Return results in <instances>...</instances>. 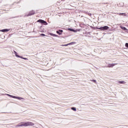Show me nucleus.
<instances>
[{"instance_id":"obj_1","label":"nucleus","mask_w":128,"mask_h":128,"mask_svg":"<svg viewBox=\"0 0 128 128\" xmlns=\"http://www.w3.org/2000/svg\"><path fill=\"white\" fill-rule=\"evenodd\" d=\"M22 124H23L24 126H34V124L30 122H22Z\"/></svg>"},{"instance_id":"obj_2","label":"nucleus","mask_w":128,"mask_h":128,"mask_svg":"<svg viewBox=\"0 0 128 128\" xmlns=\"http://www.w3.org/2000/svg\"><path fill=\"white\" fill-rule=\"evenodd\" d=\"M8 96H10V98H16L17 100H24V98L22 97H18L16 96H14L12 95H10V94H7Z\"/></svg>"},{"instance_id":"obj_3","label":"nucleus","mask_w":128,"mask_h":128,"mask_svg":"<svg viewBox=\"0 0 128 128\" xmlns=\"http://www.w3.org/2000/svg\"><path fill=\"white\" fill-rule=\"evenodd\" d=\"M98 30H108L110 28L108 26H104L100 28H97Z\"/></svg>"},{"instance_id":"obj_4","label":"nucleus","mask_w":128,"mask_h":128,"mask_svg":"<svg viewBox=\"0 0 128 128\" xmlns=\"http://www.w3.org/2000/svg\"><path fill=\"white\" fill-rule=\"evenodd\" d=\"M38 22H40V24H44L45 26L48 25V22H46L42 20H38Z\"/></svg>"},{"instance_id":"obj_5","label":"nucleus","mask_w":128,"mask_h":128,"mask_svg":"<svg viewBox=\"0 0 128 128\" xmlns=\"http://www.w3.org/2000/svg\"><path fill=\"white\" fill-rule=\"evenodd\" d=\"M10 29H4L0 30V32H10Z\"/></svg>"},{"instance_id":"obj_6","label":"nucleus","mask_w":128,"mask_h":128,"mask_svg":"<svg viewBox=\"0 0 128 128\" xmlns=\"http://www.w3.org/2000/svg\"><path fill=\"white\" fill-rule=\"evenodd\" d=\"M126 84V82L124 81H119L118 82V84Z\"/></svg>"},{"instance_id":"obj_7","label":"nucleus","mask_w":128,"mask_h":128,"mask_svg":"<svg viewBox=\"0 0 128 128\" xmlns=\"http://www.w3.org/2000/svg\"><path fill=\"white\" fill-rule=\"evenodd\" d=\"M68 30H70V32H77L76 30H74L72 28H68Z\"/></svg>"},{"instance_id":"obj_8","label":"nucleus","mask_w":128,"mask_h":128,"mask_svg":"<svg viewBox=\"0 0 128 128\" xmlns=\"http://www.w3.org/2000/svg\"><path fill=\"white\" fill-rule=\"evenodd\" d=\"M16 128L18 126H24V123H20V124L16 126Z\"/></svg>"},{"instance_id":"obj_9","label":"nucleus","mask_w":128,"mask_h":128,"mask_svg":"<svg viewBox=\"0 0 128 128\" xmlns=\"http://www.w3.org/2000/svg\"><path fill=\"white\" fill-rule=\"evenodd\" d=\"M57 34H62V30H59L58 31H56Z\"/></svg>"},{"instance_id":"obj_10","label":"nucleus","mask_w":128,"mask_h":128,"mask_svg":"<svg viewBox=\"0 0 128 128\" xmlns=\"http://www.w3.org/2000/svg\"><path fill=\"white\" fill-rule=\"evenodd\" d=\"M32 14H34V11L32 10L31 11L30 13L28 16H32Z\"/></svg>"},{"instance_id":"obj_11","label":"nucleus","mask_w":128,"mask_h":128,"mask_svg":"<svg viewBox=\"0 0 128 128\" xmlns=\"http://www.w3.org/2000/svg\"><path fill=\"white\" fill-rule=\"evenodd\" d=\"M14 52L15 56H16V58H22V56H20L18 55V52H16L14 51Z\"/></svg>"},{"instance_id":"obj_12","label":"nucleus","mask_w":128,"mask_h":128,"mask_svg":"<svg viewBox=\"0 0 128 128\" xmlns=\"http://www.w3.org/2000/svg\"><path fill=\"white\" fill-rule=\"evenodd\" d=\"M122 30H128V29H126V27H124V26H120Z\"/></svg>"},{"instance_id":"obj_13","label":"nucleus","mask_w":128,"mask_h":128,"mask_svg":"<svg viewBox=\"0 0 128 128\" xmlns=\"http://www.w3.org/2000/svg\"><path fill=\"white\" fill-rule=\"evenodd\" d=\"M50 36H55V37L58 36L57 35H56L55 34H52V33H50Z\"/></svg>"},{"instance_id":"obj_14","label":"nucleus","mask_w":128,"mask_h":128,"mask_svg":"<svg viewBox=\"0 0 128 128\" xmlns=\"http://www.w3.org/2000/svg\"><path fill=\"white\" fill-rule=\"evenodd\" d=\"M71 109L72 110H74V112H76V108L74 107L72 108Z\"/></svg>"},{"instance_id":"obj_15","label":"nucleus","mask_w":128,"mask_h":128,"mask_svg":"<svg viewBox=\"0 0 128 128\" xmlns=\"http://www.w3.org/2000/svg\"><path fill=\"white\" fill-rule=\"evenodd\" d=\"M74 44L73 42H71V43H70L68 44H64V46H68L70 45V44Z\"/></svg>"},{"instance_id":"obj_16","label":"nucleus","mask_w":128,"mask_h":128,"mask_svg":"<svg viewBox=\"0 0 128 128\" xmlns=\"http://www.w3.org/2000/svg\"><path fill=\"white\" fill-rule=\"evenodd\" d=\"M21 58H22V60H28V58H23V57H20Z\"/></svg>"},{"instance_id":"obj_17","label":"nucleus","mask_w":128,"mask_h":128,"mask_svg":"<svg viewBox=\"0 0 128 128\" xmlns=\"http://www.w3.org/2000/svg\"><path fill=\"white\" fill-rule=\"evenodd\" d=\"M116 64H111V66L112 68L113 66H116Z\"/></svg>"},{"instance_id":"obj_18","label":"nucleus","mask_w":128,"mask_h":128,"mask_svg":"<svg viewBox=\"0 0 128 128\" xmlns=\"http://www.w3.org/2000/svg\"><path fill=\"white\" fill-rule=\"evenodd\" d=\"M108 68H112V64H109L108 66Z\"/></svg>"},{"instance_id":"obj_19","label":"nucleus","mask_w":128,"mask_h":128,"mask_svg":"<svg viewBox=\"0 0 128 128\" xmlns=\"http://www.w3.org/2000/svg\"><path fill=\"white\" fill-rule=\"evenodd\" d=\"M125 46H126V48H128V43H126L125 44Z\"/></svg>"},{"instance_id":"obj_20","label":"nucleus","mask_w":128,"mask_h":128,"mask_svg":"<svg viewBox=\"0 0 128 128\" xmlns=\"http://www.w3.org/2000/svg\"><path fill=\"white\" fill-rule=\"evenodd\" d=\"M40 36H45L46 34H40Z\"/></svg>"},{"instance_id":"obj_21","label":"nucleus","mask_w":128,"mask_h":128,"mask_svg":"<svg viewBox=\"0 0 128 128\" xmlns=\"http://www.w3.org/2000/svg\"><path fill=\"white\" fill-rule=\"evenodd\" d=\"M92 82H96V80H93Z\"/></svg>"},{"instance_id":"obj_22","label":"nucleus","mask_w":128,"mask_h":128,"mask_svg":"<svg viewBox=\"0 0 128 128\" xmlns=\"http://www.w3.org/2000/svg\"><path fill=\"white\" fill-rule=\"evenodd\" d=\"M120 14H124V13L119 14V15H120Z\"/></svg>"}]
</instances>
